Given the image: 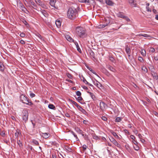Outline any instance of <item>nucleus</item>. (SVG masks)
Here are the masks:
<instances>
[{
	"mask_svg": "<svg viewBox=\"0 0 158 158\" xmlns=\"http://www.w3.org/2000/svg\"><path fill=\"white\" fill-rule=\"evenodd\" d=\"M75 31L77 35L80 38H85L87 35L85 28L82 27H77L76 28Z\"/></svg>",
	"mask_w": 158,
	"mask_h": 158,
	"instance_id": "nucleus-1",
	"label": "nucleus"
},
{
	"mask_svg": "<svg viewBox=\"0 0 158 158\" xmlns=\"http://www.w3.org/2000/svg\"><path fill=\"white\" fill-rule=\"evenodd\" d=\"M77 11L76 9L73 7L70 8L67 13L68 17L71 19H75L77 16Z\"/></svg>",
	"mask_w": 158,
	"mask_h": 158,
	"instance_id": "nucleus-2",
	"label": "nucleus"
},
{
	"mask_svg": "<svg viewBox=\"0 0 158 158\" xmlns=\"http://www.w3.org/2000/svg\"><path fill=\"white\" fill-rule=\"evenodd\" d=\"M20 100L23 103L26 104L29 106H31L33 104L31 101L29 100L28 98L24 94H22L21 95Z\"/></svg>",
	"mask_w": 158,
	"mask_h": 158,
	"instance_id": "nucleus-3",
	"label": "nucleus"
},
{
	"mask_svg": "<svg viewBox=\"0 0 158 158\" xmlns=\"http://www.w3.org/2000/svg\"><path fill=\"white\" fill-rule=\"evenodd\" d=\"M22 119L25 123H26L28 119V113L26 109H23L22 112Z\"/></svg>",
	"mask_w": 158,
	"mask_h": 158,
	"instance_id": "nucleus-4",
	"label": "nucleus"
},
{
	"mask_svg": "<svg viewBox=\"0 0 158 158\" xmlns=\"http://www.w3.org/2000/svg\"><path fill=\"white\" fill-rule=\"evenodd\" d=\"M105 19V20L103 21V24L99 25L98 26L96 27L101 29L104 28L106 27H108V25L109 24V21L107 19Z\"/></svg>",
	"mask_w": 158,
	"mask_h": 158,
	"instance_id": "nucleus-5",
	"label": "nucleus"
},
{
	"mask_svg": "<svg viewBox=\"0 0 158 158\" xmlns=\"http://www.w3.org/2000/svg\"><path fill=\"white\" fill-rule=\"evenodd\" d=\"M117 16L118 17L124 19L128 22L130 21V19L124 15L123 13L122 12H118L117 14Z\"/></svg>",
	"mask_w": 158,
	"mask_h": 158,
	"instance_id": "nucleus-6",
	"label": "nucleus"
},
{
	"mask_svg": "<svg viewBox=\"0 0 158 158\" xmlns=\"http://www.w3.org/2000/svg\"><path fill=\"white\" fill-rule=\"evenodd\" d=\"M129 4L130 6L133 7H136L137 6V4L136 2V1L135 0H128Z\"/></svg>",
	"mask_w": 158,
	"mask_h": 158,
	"instance_id": "nucleus-7",
	"label": "nucleus"
},
{
	"mask_svg": "<svg viewBox=\"0 0 158 158\" xmlns=\"http://www.w3.org/2000/svg\"><path fill=\"white\" fill-rule=\"evenodd\" d=\"M18 5L20 9H21L23 12H25L26 10H27L26 8L24 7L21 2H19Z\"/></svg>",
	"mask_w": 158,
	"mask_h": 158,
	"instance_id": "nucleus-8",
	"label": "nucleus"
},
{
	"mask_svg": "<svg viewBox=\"0 0 158 158\" xmlns=\"http://www.w3.org/2000/svg\"><path fill=\"white\" fill-rule=\"evenodd\" d=\"M124 48L127 54L129 56H130V54L131 52V50L129 47L127 45H126L125 47Z\"/></svg>",
	"mask_w": 158,
	"mask_h": 158,
	"instance_id": "nucleus-9",
	"label": "nucleus"
},
{
	"mask_svg": "<svg viewBox=\"0 0 158 158\" xmlns=\"http://www.w3.org/2000/svg\"><path fill=\"white\" fill-rule=\"evenodd\" d=\"M93 82L94 84L98 88H100V87H102V85L96 79H95L94 80Z\"/></svg>",
	"mask_w": 158,
	"mask_h": 158,
	"instance_id": "nucleus-10",
	"label": "nucleus"
},
{
	"mask_svg": "<svg viewBox=\"0 0 158 158\" xmlns=\"http://www.w3.org/2000/svg\"><path fill=\"white\" fill-rule=\"evenodd\" d=\"M109 140L117 147H119L120 146V145L113 137H111V139L109 138Z\"/></svg>",
	"mask_w": 158,
	"mask_h": 158,
	"instance_id": "nucleus-11",
	"label": "nucleus"
},
{
	"mask_svg": "<svg viewBox=\"0 0 158 158\" xmlns=\"http://www.w3.org/2000/svg\"><path fill=\"white\" fill-rule=\"evenodd\" d=\"M99 105L100 109L102 110H103L106 106V105L103 102H100Z\"/></svg>",
	"mask_w": 158,
	"mask_h": 158,
	"instance_id": "nucleus-12",
	"label": "nucleus"
},
{
	"mask_svg": "<svg viewBox=\"0 0 158 158\" xmlns=\"http://www.w3.org/2000/svg\"><path fill=\"white\" fill-rule=\"evenodd\" d=\"M78 109L81 112L84 114L86 115H88V114L86 112V111L84 109H83L81 106L79 107V108Z\"/></svg>",
	"mask_w": 158,
	"mask_h": 158,
	"instance_id": "nucleus-13",
	"label": "nucleus"
},
{
	"mask_svg": "<svg viewBox=\"0 0 158 158\" xmlns=\"http://www.w3.org/2000/svg\"><path fill=\"white\" fill-rule=\"evenodd\" d=\"M109 132H110L116 138L120 139L118 135L113 130L109 129Z\"/></svg>",
	"mask_w": 158,
	"mask_h": 158,
	"instance_id": "nucleus-14",
	"label": "nucleus"
},
{
	"mask_svg": "<svg viewBox=\"0 0 158 158\" xmlns=\"http://www.w3.org/2000/svg\"><path fill=\"white\" fill-rule=\"evenodd\" d=\"M35 2L37 4L42 7H44V5L42 2L40 0H35Z\"/></svg>",
	"mask_w": 158,
	"mask_h": 158,
	"instance_id": "nucleus-15",
	"label": "nucleus"
},
{
	"mask_svg": "<svg viewBox=\"0 0 158 158\" xmlns=\"http://www.w3.org/2000/svg\"><path fill=\"white\" fill-rule=\"evenodd\" d=\"M21 135V133L19 131H18V130H17L16 131V132L15 134V136L16 137L17 140L19 139V136Z\"/></svg>",
	"mask_w": 158,
	"mask_h": 158,
	"instance_id": "nucleus-16",
	"label": "nucleus"
},
{
	"mask_svg": "<svg viewBox=\"0 0 158 158\" xmlns=\"http://www.w3.org/2000/svg\"><path fill=\"white\" fill-rule=\"evenodd\" d=\"M55 24L58 28H59L61 25V22L59 20L57 19L56 20Z\"/></svg>",
	"mask_w": 158,
	"mask_h": 158,
	"instance_id": "nucleus-17",
	"label": "nucleus"
},
{
	"mask_svg": "<svg viewBox=\"0 0 158 158\" xmlns=\"http://www.w3.org/2000/svg\"><path fill=\"white\" fill-rule=\"evenodd\" d=\"M153 73L152 74L153 78L154 79L156 80H158V76L157 74L153 72Z\"/></svg>",
	"mask_w": 158,
	"mask_h": 158,
	"instance_id": "nucleus-18",
	"label": "nucleus"
},
{
	"mask_svg": "<svg viewBox=\"0 0 158 158\" xmlns=\"http://www.w3.org/2000/svg\"><path fill=\"white\" fill-rule=\"evenodd\" d=\"M66 39L69 41L70 42H73L74 40L69 35H67L66 36Z\"/></svg>",
	"mask_w": 158,
	"mask_h": 158,
	"instance_id": "nucleus-19",
	"label": "nucleus"
},
{
	"mask_svg": "<svg viewBox=\"0 0 158 158\" xmlns=\"http://www.w3.org/2000/svg\"><path fill=\"white\" fill-rule=\"evenodd\" d=\"M55 2L56 0H50V5L51 6L55 8H56V7L55 6Z\"/></svg>",
	"mask_w": 158,
	"mask_h": 158,
	"instance_id": "nucleus-20",
	"label": "nucleus"
},
{
	"mask_svg": "<svg viewBox=\"0 0 158 158\" xmlns=\"http://www.w3.org/2000/svg\"><path fill=\"white\" fill-rule=\"evenodd\" d=\"M42 134L43 137L45 139L48 138L50 135V134L48 133H42Z\"/></svg>",
	"mask_w": 158,
	"mask_h": 158,
	"instance_id": "nucleus-21",
	"label": "nucleus"
},
{
	"mask_svg": "<svg viewBox=\"0 0 158 158\" xmlns=\"http://www.w3.org/2000/svg\"><path fill=\"white\" fill-rule=\"evenodd\" d=\"M31 143L36 146H38L39 145L38 141L35 139H33L32 140Z\"/></svg>",
	"mask_w": 158,
	"mask_h": 158,
	"instance_id": "nucleus-22",
	"label": "nucleus"
},
{
	"mask_svg": "<svg viewBox=\"0 0 158 158\" xmlns=\"http://www.w3.org/2000/svg\"><path fill=\"white\" fill-rule=\"evenodd\" d=\"M41 13L43 15L46 17H47L48 16V15L47 12L44 10H41Z\"/></svg>",
	"mask_w": 158,
	"mask_h": 158,
	"instance_id": "nucleus-23",
	"label": "nucleus"
},
{
	"mask_svg": "<svg viewBox=\"0 0 158 158\" xmlns=\"http://www.w3.org/2000/svg\"><path fill=\"white\" fill-rule=\"evenodd\" d=\"M4 67L3 64L0 61V71L2 72L4 71Z\"/></svg>",
	"mask_w": 158,
	"mask_h": 158,
	"instance_id": "nucleus-24",
	"label": "nucleus"
},
{
	"mask_svg": "<svg viewBox=\"0 0 158 158\" xmlns=\"http://www.w3.org/2000/svg\"><path fill=\"white\" fill-rule=\"evenodd\" d=\"M71 102L73 105H74L77 107L78 109L79 107L80 106L78 105L75 101H73L72 100H70Z\"/></svg>",
	"mask_w": 158,
	"mask_h": 158,
	"instance_id": "nucleus-25",
	"label": "nucleus"
},
{
	"mask_svg": "<svg viewBox=\"0 0 158 158\" xmlns=\"http://www.w3.org/2000/svg\"><path fill=\"white\" fill-rule=\"evenodd\" d=\"M49 108L51 109L55 110V106L52 104H49L48 106Z\"/></svg>",
	"mask_w": 158,
	"mask_h": 158,
	"instance_id": "nucleus-26",
	"label": "nucleus"
},
{
	"mask_svg": "<svg viewBox=\"0 0 158 158\" xmlns=\"http://www.w3.org/2000/svg\"><path fill=\"white\" fill-rule=\"evenodd\" d=\"M75 45L76 46V48L77 49V50L80 52H81V50L79 46L78 45V44L77 42H75Z\"/></svg>",
	"mask_w": 158,
	"mask_h": 158,
	"instance_id": "nucleus-27",
	"label": "nucleus"
},
{
	"mask_svg": "<svg viewBox=\"0 0 158 158\" xmlns=\"http://www.w3.org/2000/svg\"><path fill=\"white\" fill-rule=\"evenodd\" d=\"M17 140V143L18 144L19 146V147L22 148V147L23 146V145L22 143V142H21L20 140H19V139H18Z\"/></svg>",
	"mask_w": 158,
	"mask_h": 158,
	"instance_id": "nucleus-28",
	"label": "nucleus"
},
{
	"mask_svg": "<svg viewBox=\"0 0 158 158\" xmlns=\"http://www.w3.org/2000/svg\"><path fill=\"white\" fill-rule=\"evenodd\" d=\"M84 3L87 4H90L92 2H94V0H85Z\"/></svg>",
	"mask_w": 158,
	"mask_h": 158,
	"instance_id": "nucleus-29",
	"label": "nucleus"
},
{
	"mask_svg": "<svg viewBox=\"0 0 158 158\" xmlns=\"http://www.w3.org/2000/svg\"><path fill=\"white\" fill-rule=\"evenodd\" d=\"M88 93L89 94V95L90 96L92 99L94 100H95V97L94 95V94L93 93L90 92H88Z\"/></svg>",
	"mask_w": 158,
	"mask_h": 158,
	"instance_id": "nucleus-30",
	"label": "nucleus"
},
{
	"mask_svg": "<svg viewBox=\"0 0 158 158\" xmlns=\"http://www.w3.org/2000/svg\"><path fill=\"white\" fill-rule=\"evenodd\" d=\"M65 149L68 151L69 152H71V149L69 147V146L68 145H66L65 146Z\"/></svg>",
	"mask_w": 158,
	"mask_h": 158,
	"instance_id": "nucleus-31",
	"label": "nucleus"
},
{
	"mask_svg": "<svg viewBox=\"0 0 158 158\" xmlns=\"http://www.w3.org/2000/svg\"><path fill=\"white\" fill-rule=\"evenodd\" d=\"M109 60L111 61L113 63H114L115 62V60L111 56H110L109 54Z\"/></svg>",
	"mask_w": 158,
	"mask_h": 158,
	"instance_id": "nucleus-32",
	"label": "nucleus"
},
{
	"mask_svg": "<svg viewBox=\"0 0 158 158\" xmlns=\"http://www.w3.org/2000/svg\"><path fill=\"white\" fill-rule=\"evenodd\" d=\"M90 54L91 56H92L93 58H95V56H94V53L91 50L90 52Z\"/></svg>",
	"mask_w": 158,
	"mask_h": 158,
	"instance_id": "nucleus-33",
	"label": "nucleus"
},
{
	"mask_svg": "<svg viewBox=\"0 0 158 158\" xmlns=\"http://www.w3.org/2000/svg\"><path fill=\"white\" fill-rule=\"evenodd\" d=\"M76 131L80 134H82L83 133V131L78 128L76 129Z\"/></svg>",
	"mask_w": 158,
	"mask_h": 158,
	"instance_id": "nucleus-34",
	"label": "nucleus"
},
{
	"mask_svg": "<svg viewBox=\"0 0 158 158\" xmlns=\"http://www.w3.org/2000/svg\"><path fill=\"white\" fill-rule=\"evenodd\" d=\"M72 133V134L76 138V140L77 141H78L79 140V139L77 137V135H76V134H75V133L73 132V131H72L71 132Z\"/></svg>",
	"mask_w": 158,
	"mask_h": 158,
	"instance_id": "nucleus-35",
	"label": "nucleus"
},
{
	"mask_svg": "<svg viewBox=\"0 0 158 158\" xmlns=\"http://www.w3.org/2000/svg\"><path fill=\"white\" fill-rule=\"evenodd\" d=\"M122 119V118L119 117H118L115 119V121L116 122H120Z\"/></svg>",
	"mask_w": 158,
	"mask_h": 158,
	"instance_id": "nucleus-36",
	"label": "nucleus"
},
{
	"mask_svg": "<svg viewBox=\"0 0 158 158\" xmlns=\"http://www.w3.org/2000/svg\"><path fill=\"white\" fill-rule=\"evenodd\" d=\"M110 112L112 114H113V113H115L114 110L111 107H109V112ZM109 114L110 113L109 112Z\"/></svg>",
	"mask_w": 158,
	"mask_h": 158,
	"instance_id": "nucleus-37",
	"label": "nucleus"
},
{
	"mask_svg": "<svg viewBox=\"0 0 158 158\" xmlns=\"http://www.w3.org/2000/svg\"><path fill=\"white\" fill-rule=\"evenodd\" d=\"M142 69L144 71L145 73H147L148 72V69L146 68L145 66H143L142 68Z\"/></svg>",
	"mask_w": 158,
	"mask_h": 158,
	"instance_id": "nucleus-38",
	"label": "nucleus"
},
{
	"mask_svg": "<svg viewBox=\"0 0 158 158\" xmlns=\"http://www.w3.org/2000/svg\"><path fill=\"white\" fill-rule=\"evenodd\" d=\"M143 37H146V38H152V37L150 36V35L147 34H143Z\"/></svg>",
	"mask_w": 158,
	"mask_h": 158,
	"instance_id": "nucleus-39",
	"label": "nucleus"
},
{
	"mask_svg": "<svg viewBox=\"0 0 158 158\" xmlns=\"http://www.w3.org/2000/svg\"><path fill=\"white\" fill-rule=\"evenodd\" d=\"M76 94L77 96H81V92L79 91H77L76 92Z\"/></svg>",
	"mask_w": 158,
	"mask_h": 158,
	"instance_id": "nucleus-40",
	"label": "nucleus"
},
{
	"mask_svg": "<svg viewBox=\"0 0 158 158\" xmlns=\"http://www.w3.org/2000/svg\"><path fill=\"white\" fill-rule=\"evenodd\" d=\"M0 134L2 137H4L5 135V134L4 131H2L0 132Z\"/></svg>",
	"mask_w": 158,
	"mask_h": 158,
	"instance_id": "nucleus-41",
	"label": "nucleus"
},
{
	"mask_svg": "<svg viewBox=\"0 0 158 158\" xmlns=\"http://www.w3.org/2000/svg\"><path fill=\"white\" fill-rule=\"evenodd\" d=\"M150 49L149 50L150 52H151L152 53H153L155 51V49L153 48H150Z\"/></svg>",
	"mask_w": 158,
	"mask_h": 158,
	"instance_id": "nucleus-42",
	"label": "nucleus"
},
{
	"mask_svg": "<svg viewBox=\"0 0 158 158\" xmlns=\"http://www.w3.org/2000/svg\"><path fill=\"white\" fill-rule=\"evenodd\" d=\"M114 4V3L111 1L109 0V6H113Z\"/></svg>",
	"mask_w": 158,
	"mask_h": 158,
	"instance_id": "nucleus-43",
	"label": "nucleus"
},
{
	"mask_svg": "<svg viewBox=\"0 0 158 158\" xmlns=\"http://www.w3.org/2000/svg\"><path fill=\"white\" fill-rule=\"evenodd\" d=\"M82 99H83L81 97H80V96L78 97L77 99V101L79 102H80V101H81Z\"/></svg>",
	"mask_w": 158,
	"mask_h": 158,
	"instance_id": "nucleus-44",
	"label": "nucleus"
},
{
	"mask_svg": "<svg viewBox=\"0 0 158 158\" xmlns=\"http://www.w3.org/2000/svg\"><path fill=\"white\" fill-rule=\"evenodd\" d=\"M25 34L23 32L21 33L20 34V36L22 37H24L25 36Z\"/></svg>",
	"mask_w": 158,
	"mask_h": 158,
	"instance_id": "nucleus-45",
	"label": "nucleus"
},
{
	"mask_svg": "<svg viewBox=\"0 0 158 158\" xmlns=\"http://www.w3.org/2000/svg\"><path fill=\"white\" fill-rule=\"evenodd\" d=\"M132 142L133 143L135 144L137 146L138 145V143L136 140H134V141H132Z\"/></svg>",
	"mask_w": 158,
	"mask_h": 158,
	"instance_id": "nucleus-46",
	"label": "nucleus"
},
{
	"mask_svg": "<svg viewBox=\"0 0 158 158\" xmlns=\"http://www.w3.org/2000/svg\"><path fill=\"white\" fill-rule=\"evenodd\" d=\"M109 70H110L111 71L114 72L115 71V69L114 68H113V67H111V66H109Z\"/></svg>",
	"mask_w": 158,
	"mask_h": 158,
	"instance_id": "nucleus-47",
	"label": "nucleus"
},
{
	"mask_svg": "<svg viewBox=\"0 0 158 158\" xmlns=\"http://www.w3.org/2000/svg\"><path fill=\"white\" fill-rule=\"evenodd\" d=\"M29 1H30V2L31 3V4L33 6H36L35 4L33 1H31V0H29Z\"/></svg>",
	"mask_w": 158,
	"mask_h": 158,
	"instance_id": "nucleus-48",
	"label": "nucleus"
},
{
	"mask_svg": "<svg viewBox=\"0 0 158 158\" xmlns=\"http://www.w3.org/2000/svg\"><path fill=\"white\" fill-rule=\"evenodd\" d=\"M87 148V146L85 144L83 145L82 146V148L84 150H85Z\"/></svg>",
	"mask_w": 158,
	"mask_h": 158,
	"instance_id": "nucleus-49",
	"label": "nucleus"
},
{
	"mask_svg": "<svg viewBox=\"0 0 158 158\" xmlns=\"http://www.w3.org/2000/svg\"><path fill=\"white\" fill-rule=\"evenodd\" d=\"M146 9L147 11L148 12H151V10L149 8V6H146Z\"/></svg>",
	"mask_w": 158,
	"mask_h": 158,
	"instance_id": "nucleus-50",
	"label": "nucleus"
},
{
	"mask_svg": "<svg viewBox=\"0 0 158 158\" xmlns=\"http://www.w3.org/2000/svg\"><path fill=\"white\" fill-rule=\"evenodd\" d=\"M138 60L141 62H143V58L140 56H139L138 58Z\"/></svg>",
	"mask_w": 158,
	"mask_h": 158,
	"instance_id": "nucleus-51",
	"label": "nucleus"
},
{
	"mask_svg": "<svg viewBox=\"0 0 158 158\" xmlns=\"http://www.w3.org/2000/svg\"><path fill=\"white\" fill-rule=\"evenodd\" d=\"M83 123L85 124V125H87L88 123V122L87 120H84L83 121Z\"/></svg>",
	"mask_w": 158,
	"mask_h": 158,
	"instance_id": "nucleus-52",
	"label": "nucleus"
},
{
	"mask_svg": "<svg viewBox=\"0 0 158 158\" xmlns=\"http://www.w3.org/2000/svg\"><path fill=\"white\" fill-rule=\"evenodd\" d=\"M150 69L151 70V72H152V73H153V72H154V67L153 66H151Z\"/></svg>",
	"mask_w": 158,
	"mask_h": 158,
	"instance_id": "nucleus-53",
	"label": "nucleus"
},
{
	"mask_svg": "<svg viewBox=\"0 0 158 158\" xmlns=\"http://www.w3.org/2000/svg\"><path fill=\"white\" fill-rule=\"evenodd\" d=\"M130 137L133 140L135 139H136L134 135H130Z\"/></svg>",
	"mask_w": 158,
	"mask_h": 158,
	"instance_id": "nucleus-54",
	"label": "nucleus"
},
{
	"mask_svg": "<svg viewBox=\"0 0 158 158\" xmlns=\"http://www.w3.org/2000/svg\"><path fill=\"white\" fill-rule=\"evenodd\" d=\"M30 95L31 98H33L35 96V94L32 93H30Z\"/></svg>",
	"mask_w": 158,
	"mask_h": 158,
	"instance_id": "nucleus-55",
	"label": "nucleus"
},
{
	"mask_svg": "<svg viewBox=\"0 0 158 158\" xmlns=\"http://www.w3.org/2000/svg\"><path fill=\"white\" fill-rule=\"evenodd\" d=\"M82 79L81 78V80H82L83 81L84 83L85 82H86V80L85 78L83 76H82Z\"/></svg>",
	"mask_w": 158,
	"mask_h": 158,
	"instance_id": "nucleus-56",
	"label": "nucleus"
},
{
	"mask_svg": "<svg viewBox=\"0 0 158 158\" xmlns=\"http://www.w3.org/2000/svg\"><path fill=\"white\" fill-rule=\"evenodd\" d=\"M102 118L104 121H106L107 120V118L105 116H102Z\"/></svg>",
	"mask_w": 158,
	"mask_h": 158,
	"instance_id": "nucleus-57",
	"label": "nucleus"
},
{
	"mask_svg": "<svg viewBox=\"0 0 158 158\" xmlns=\"http://www.w3.org/2000/svg\"><path fill=\"white\" fill-rule=\"evenodd\" d=\"M144 52H141V54L143 55V56H145L146 55V51L145 50H144Z\"/></svg>",
	"mask_w": 158,
	"mask_h": 158,
	"instance_id": "nucleus-58",
	"label": "nucleus"
},
{
	"mask_svg": "<svg viewBox=\"0 0 158 158\" xmlns=\"http://www.w3.org/2000/svg\"><path fill=\"white\" fill-rule=\"evenodd\" d=\"M140 141L142 143H144L145 142V140L142 138L140 139Z\"/></svg>",
	"mask_w": 158,
	"mask_h": 158,
	"instance_id": "nucleus-59",
	"label": "nucleus"
},
{
	"mask_svg": "<svg viewBox=\"0 0 158 158\" xmlns=\"http://www.w3.org/2000/svg\"><path fill=\"white\" fill-rule=\"evenodd\" d=\"M20 42L21 44H24L25 43V41L23 40H21L20 41Z\"/></svg>",
	"mask_w": 158,
	"mask_h": 158,
	"instance_id": "nucleus-60",
	"label": "nucleus"
},
{
	"mask_svg": "<svg viewBox=\"0 0 158 158\" xmlns=\"http://www.w3.org/2000/svg\"><path fill=\"white\" fill-rule=\"evenodd\" d=\"M23 22L25 24V25H28V23H27V22L25 20H23Z\"/></svg>",
	"mask_w": 158,
	"mask_h": 158,
	"instance_id": "nucleus-61",
	"label": "nucleus"
},
{
	"mask_svg": "<svg viewBox=\"0 0 158 158\" xmlns=\"http://www.w3.org/2000/svg\"><path fill=\"white\" fill-rule=\"evenodd\" d=\"M93 138L95 139H97L98 138V137L96 135H93Z\"/></svg>",
	"mask_w": 158,
	"mask_h": 158,
	"instance_id": "nucleus-62",
	"label": "nucleus"
},
{
	"mask_svg": "<svg viewBox=\"0 0 158 158\" xmlns=\"http://www.w3.org/2000/svg\"><path fill=\"white\" fill-rule=\"evenodd\" d=\"M52 158H56V156L54 153L52 154Z\"/></svg>",
	"mask_w": 158,
	"mask_h": 158,
	"instance_id": "nucleus-63",
	"label": "nucleus"
},
{
	"mask_svg": "<svg viewBox=\"0 0 158 158\" xmlns=\"http://www.w3.org/2000/svg\"><path fill=\"white\" fill-rule=\"evenodd\" d=\"M154 59L155 60L157 61L158 60V56H154Z\"/></svg>",
	"mask_w": 158,
	"mask_h": 158,
	"instance_id": "nucleus-64",
	"label": "nucleus"
}]
</instances>
